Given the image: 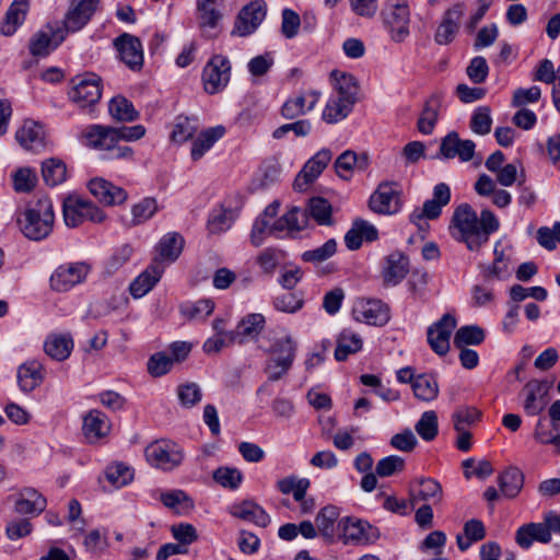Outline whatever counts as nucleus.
I'll return each mask as SVG.
<instances>
[{"mask_svg": "<svg viewBox=\"0 0 560 560\" xmlns=\"http://www.w3.org/2000/svg\"><path fill=\"white\" fill-rule=\"evenodd\" d=\"M448 229L455 241L464 243L470 252H479L500 229V221L491 210L483 209L478 215L464 202L454 209Z\"/></svg>", "mask_w": 560, "mask_h": 560, "instance_id": "nucleus-1", "label": "nucleus"}, {"mask_svg": "<svg viewBox=\"0 0 560 560\" xmlns=\"http://www.w3.org/2000/svg\"><path fill=\"white\" fill-rule=\"evenodd\" d=\"M55 213L48 198H39L34 207L25 209L23 218L18 219L20 230L32 241H42L52 231Z\"/></svg>", "mask_w": 560, "mask_h": 560, "instance_id": "nucleus-2", "label": "nucleus"}, {"mask_svg": "<svg viewBox=\"0 0 560 560\" xmlns=\"http://www.w3.org/2000/svg\"><path fill=\"white\" fill-rule=\"evenodd\" d=\"M62 215L68 228H77L86 221L102 224L107 220L103 209L78 194H70L63 199Z\"/></svg>", "mask_w": 560, "mask_h": 560, "instance_id": "nucleus-3", "label": "nucleus"}, {"mask_svg": "<svg viewBox=\"0 0 560 560\" xmlns=\"http://www.w3.org/2000/svg\"><path fill=\"white\" fill-rule=\"evenodd\" d=\"M296 348L298 342L291 335L273 341L270 347L271 357L265 368L269 381H279L289 372L295 359Z\"/></svg>", "mask_w": 560, "mask_h": 560, "instance_id": "nucleus-4", "label": "nucleus"}, {"mask_svg": "<svg viewBox=\"0 0 560 560\" xmlns=\"http://www.w3.org/2000/svg\"><path fill=\"white\" fill-rule=\"evenodd\" d=\"M117 137L118 133L115 127L91 125L84 131L86 147L100 151H109L112 158L116 159L131 158L132 149L128 145H118Z\"/></svg>", "mask_w": 560, "mask_h": 560, "instance_id": "nucleus-5", "label": "nucleus"}, {"mask_svg": "<svg viewBox=\"0 0 560 560\" xmlns=\"http://www.w3.org/2000/svg\"><path fill=\"white\" fill-rule=\"evenodd\" d=\"M382 18L384 25L395 43H402L410 34V10L406 0H387Z\"/></svg>", "mask_w": 560, "mask_h": 560, "instance_id": "nucleus-6", "label": "nucleus"}, {"mask_svg": "<svg viewBox=\"0 0 560 560\" xmlns=\"http://www.w3.org/2000/svg\"><path fill=\"white\" fill-rule=\"evenodd\" d=\"M339 538L345 545L369 546L375 544L381 533L378 528L366 520L346 516L339 521Z\"/></svg>", "mask_w": 560, "mask_h": 560, "instance_id": "nucleus-7", "label": "nucleus"}, {"mask_svg": "<svg viewBox=\"0 0 560 560\" xmlns=\"http://www.w3.org/2000/svg\"><path fill=\"white\" fill-rule=\"evenodd\" d=\"M402 188L395 180L382 182L369 198V209L380 215H395L402 208Z\"/></svg>", "mask_w": 560, "mask_h": 560, "instance_id": "nucleus-8", "label": "nucleus"}, {"mask_svg": "<svg viewBox=\"0 0 560 560\" xmlns=\"http://www.w3.org/2000/svg\"><path fill=\"white\" fill-rule=\"evenodd\" d=\"M231 78L230 60L222 55H214L205 66L202 82L205 91L215 94L222 91Z\"/></svg>", "mask_w": 560, "mask_h": 560, "instance_id": "nucleus-9", "label": "nucleus"}, {"mask_svg": "<svg viewBox=\"0 0 560 560\" xmlns=\"http://www.w3.org/2000/svg\"><path fill=\"white\" fill-rule=\"evenodd\" d=\"M70 100L80 107L96 104L102 95L101 78L94 73L78 75L72 80Z\"/></svg>", "mask_w": 560, "mask_h": 560, "instance_id": "nucleus-10", "label": "nucleus"}, {"mask_svg": "<svg viewBox=\"0 0 560 560\" xmlns=\"http://www.w3.org/2000/svg\"><path fill=\"white\" fill-rule=\"evenodd\" d=\"M550 383L547 381L532 380L525 384L521 395L523 396V409L527 416L541 413L549 404Z\"/></svg>", "mask_w": 560, "mask_h": 560, "instance_id": "nucleus-11", "label": "nucleus"}, {"mask_svg": "<svg viewBox=\"0 0 560 560\" xmlns=\"http://www.w3.org/2000/svg\"><path fill=\"white\" fill-rule=\"evenodd\" d=\"M67 33L59 25L48 23L45 28L36 32L30 40V52L34 57H46L65 39Z\"/></svg>", "mask_w": 560, "mask_h": 560, "instance_id": "nucleus-12", "label": "nucleus"}, {"mask_svg": "<svg viewBox=\"0 0 560 560\" xmlns=\"http://www.w3.org/2000/svg\"><path fill=\"white\" fill-rule=\"evenodd\" d=\"M86 188L97 202L106 207L122 205L128 198L124 188L114 185L105 177H91Z\"/></svg>", "mask_w": 560, "mask_h": 560, "instance_id": "nucleus-13", "label": "nucleus"}, {"mask_svg": "<svg viewBox=\"0 0 560 560\" xmlns=\"http://www.w3.org/2000/svg\"><path fill=\"white\" fill-rule=\"evenodd\" d=\"M492 264L482 267L481 273L487 281H503L512 275V247L503 246L501 241L494 244Z\"/></svg>", "mask_w": 560, "mask_h": 560, "instance_id": "nucleus-14", "label": "nucleus"}, {"mask_svg": "<svg viewBox=\"0 0 560 560\" xmlns=\"http://www.w3.org/2000/svg\"><path fill=\"white\" fill-rule=\"evenodd\" d=\"M89 272L83 262H69L59 266L50 276V287L55 291L66 292L81 283Z\"/></svg>", "mask_w": 560, "mask_h": 560, "instance_id": "nucleus-15", "label": "nucleus"}, {"mask_svg": "<svg viewBox=\"0 0 560 560\" xmlns=\"http://www.w3.org/2000/svg\"><path fill=\"white\" fill-rule=\"evenodd\" d=\"M352 314L355 320L373 326H384L390 318L388 306L380 300L357 301Z\"/></svg>", "mask_w": 560, "mask_h": 560, "instance_id": "nucleus-16", "label": "nucleus"}, {"mask_svg": "<svg viewBox=\"0 0 560 560\" xmlns=\"http://www.w3.org/2000/svg\"><path fill=\"white\" fill-rule=\"evenodd\" d=\"M114 46L122 61L131 71H140L143 67V47L140 39L124 33L114 40Z\"/></svg>", "mask_w": 560, "mask_h": 560, "instance_id": "nucleus-17", "label": "nucleus"}, {"mask_svg": "<svg viewBox=\"0 0 560 560\" xmlns=\"http://www.w3.org/2000/svg\"><path fill=\"white\" fill-rule=\"evenodd\" d=\"M100 0H73L62 22L66 33H74L84 27L95 13Z\"/></svg>", "mask_w": 560, "mask_h": 560, "instance_id": "nucleus-18", "label": "nucleus"}, {"mask_svg": "<svg viewBox=\"0 0 560 560\" xmlns=\"http://www.w3.org/2000/svg\"><path fill=\"white\" fill-rule=\"evenodd\" d=\"M465 11L463 3H455L444 12L434 34L436 44L448 45L455 39Z\"/></svg>", "mask_w": 560, "mask_h": 560, "instance_id": "nucleus-19", "label": "nucleus"}, {"mask_svg": "<svg viewBox=\"0 0 560 560\" xmlns=\"http://www.w3.org/2000/svg\"><path fill=\"white\" fill-rule=\"evenodd\" d=\"M19 144L27 151L40 152L46 148V131L44 125L33 119H25L15 132Z\"/></svg>", "mask_w": 560, "mask_h": 560, "instance_id": "nucleus-20", "label": "nucleus"}, {"mask_svg": "<svg viewBox=\"0 0 560 560\" xmlns=\"http://www.w3.org/2000/svg\"><path fill=\"white\" fill-rule=\"evenodd\" d=\"M266 16V4L256 0L245 5L238 13L233 33L247 36L256 31Z\"/></svg>", "mask_w": 560, "mask_h": 560, "instance_id": "nucleus-21", "label": "nucleus"}, {"mask_svg": "<svg viewBox=\"0 0 560 560\" xmlns=\"http://www.w3.org/2000/svg\"><path fill=\"white\" fill-rule=\"evenodd\" d=\"M456 327V319L451 314H445L428 329V342L432 350L444 355L450 350V338Z\"/></svg>", "mask_w": 560, "mask_h": 560, "instance_id": "nucleus-22", "label": "nucleus"}, {"mask_svg": "<svg viewBox=\"0 0 560 560\" xmlns=\"http://www.w3.org/2000/svg\"><path fill=\"white\" fill-rule=\"evenodd\" d=\"M476 143L469 139H460L452 131L441 141L440 154L445 159L458 158L462 162L471 161L475 156Z\"/></svg>", "mask_w": 560, "mask_h": 560, "instance_id": "nucleus-23", "label": "nucleus"}, {"mask_svg": "<svg viewBox=\"0 0 560 560\" xmlns=\"http://www.w3.org/2000/svg\"><path fill=\"white\" fill-rule=\"evenodd\" d=\"M165 266L158 261H152L129 285V292L135 299H140L148 294L160 281Z\"/></svg>", "mask_w": 560, "mask_h": 560, "instance_id": "nucleus-24", "label": "nucleus"}, {"mask_svg": "<svg viewBox=\"0 0 560 560\" xmlns=\"http://www.w3.org/2000/svg\"><path fill=\"white\" fill-rule=\"evenodd\" d=\"M443 499V489L440 482L433 478H418L410 489V504L416 505L420 501L439 503Z\"/></svg>", "mask_w": 560, "mask_h": 560, "instance_id": "nucleus-25", "label": "nucleus"}, {"mask_svg": "<svg viewBox=\"0 0 560 560\" xmlns=\"http://www.w3.org/2000/svg\"><path fill=\"white\" fill-rule=\"evenodd\" d=\"M370 165L371 159L369 153L346 150L336 159L334 168L337 174L368 173L370 172Z\"/></svg>", "mask_w": 560, "mask_h": 560, "instance_id": "nucleus-26", "label": "nucleus"}, {"mask_svg": "<svg viewBox=\"0 0 560 560\" xmlns=\"http://www.w3.org/2000/svg\"><path fill=\"white\" fill-rule=\"evenodd\" d=\"M320 93L307 91L289 98L281 108V114L287 119H294L311 112L319 101Z\"/></svg>", "mask_w": 560, "mask_h": 560, "instance_id": "nucleus-27", "label": "nucleus"}, {"mask_svg": "<svg viewBox=\"0 0 560 560\" xmlns=\"http://www.w3.org/2000/svg\"><path fill=\"white\" fill-rule=\"evenodd\" d=\"M172 452L173 443L160 440L148 445L144 450V455L151 466L162 470H172L174 467Z\"/></svg>", "mask_w": 560, "mask_h": 560, "instance_id": "nucleus-28", "label": "nucleus"}, {"mask_svg": "<svg viewBox=\"0 0 560 560\" xmlns=\"http://www.w3.org/2000/svg\"><path fill=\"white\" fill-rule=\"evenodd\" d=\"M307 211L299 207H293L282 217L273 221L272 229L279 232V236L282 233H285L287 235H292L304 230L307 226Z\"/></svg>", "mask_w": 560, "mask_h": 560, "instance_id": "nucleus-29", "label": "nucleus"}, {"mask_svg": "<svg viewBox=\"0 0 560 560\" xmlns=\"http://www.w3.org/2000/svg\"><path fill=\"white\" fill-rule=\"evenodd\" d=\"M515 540L523 549H528L534 541L548 544L551 540L550 528L546 521L525 524L516 530Z\"/></svg>", "mask_w": 560, "mask_h": 560, "instance_id": "nucleus-30", "label": "nucleus"}, {"mask_svg": "<svg viewBox=\"0 0 560 560\" xmlns=\"http://www.w3.org/2000/svg\"><path fill=\"white\" fill-rule=\"evenodd\" d=\"M409 271V259L400 252H394L385 258L383 279L387 285H397Z\"/></svg>", "mask_w": 560, "mask_h": 560, "instance_id": "nucleus-31", "label": "nucleus"}, {"mask_svg": "<svg viewBox=\"0 0 560 560\" xmlns=\"http://www.w3.org/2000/svg\"><path fill=\"white\" fill-rule=\"evenodd\" d=\"M18 384L23 393H31L44 381V366L36 360L27 361L18 368Z\"/></svg>", "mask_w": 560, "mask_h": 560, "instance_id": "nucleus-32", "label": "nucleus"}, {"mask_svg": "<svg viewBox=\"0 0 560 560\" xmlns=\"http://www.w3.org/2000/svg\"><path fill=\"white\" fill-rule=\"evenodd\" d=\"M47 505L46 499L34 488H24L15 500L14 510L22 515H39Z\"/></svg>", "mask_w": 560, "mask_h": 560, "instance_id": "nucleus-33", "label": "nucleus"}, {"mask_svg": "<svg viewBox=\"0 0 560 560\" xmlns=\"http://www.w3.org/2000/svg\"><path fill=\"white\" fill-rule=\"evenodd\" d=\"M30 8L28 0H14L1 23L0 32L4 36L13 35L16 30L24 23Z\"/></svg>", "mask_w": 560, "mask_h": 560, "instance_id": "nucleus-34", "label": "nucleus"}, {"mask_svg": "<svg viewBox=\"0 0 560 560\" xmlns=\"http://www.w3.org/2000/svg\"><path fill=\"white\" fill-rule=\"evenodd\" d=\"M73 339L69 334H51L44 342L45 353L56 361L68 359L73 350Z\"/></svg>", "mask_w": 560, "mask_h": 560, "instance_id": "nucleus-35", "label": "nucleus"}, {"mask_svg": "<svg viewBox=\"0 0 560 560\" xmlns=\"http://www.w3.org/2000/svg\"><path fill=\"white\" fill-rule=\"evenodd\" d=\"M224 0H197V13L201 27L215 28L221 21Z\"/></svg>", "mask_w": 560, "mask_h": 560, "instance_id": "nucleus-36", "label": "nucleus"}, {"mask_svg": "<svg viewBox=\"0 0 560 560\" xmlns=\"http://www.w3.org/2000/svg\"><path fill=\"white\" fill-rule=\"evenodd\" d=\"M109 431L107 417L100 410H91L83 419V432L90 442H96Z\"/></svg>", "mask_w": 560, "mask_h": 560, "instance_id": "nucleus-37", "label": "nucleus"}, {"mask_svg": "<svg viewBox=\"0 0 560 560\" xmlns=\"http://www.w3.org/2000/svg\"><path fill=\"white\" fill-rule=\"evenodd\" d=\"M232 514L235 517L254 523L260 527H266L270 523V517L267 512L253 501H244L233 505Z\"/></svg>", "mask_w": 560, "mask_h": 560, "instance_id": "nucleus-38", "label": "nucleus"}, {"mask_svg": "<svg viewBox=\"0 0 560 560\" xmlns=\"http://www.w3.org/2000/svg\"><path fill=\"white\" fill-rule=\"evenodd\" d=\"M235 220L236 217L231 212L229 208L225 209L218 205L210 211L208 215L206 226L207 232L210 235H219L225 233L232 228Z\"/></svg>", "mask_w": 560, "mask_h": 560, "instance_id": "nucleus-39", "label": "nucleus"}, {"mask_svg": "<svg viewBox=\"0 0 560 560\" xmlns=\"http://www.w3.org/2000/svg\"><path fill=\"white\" fill-rule=\"evenodd\" d=\"M500 492L508 499L517 497L524 485V475L517 467H509L498 477Z\"/></svg>", "mask_w": 560, "mask_h": 560, "instance_id": "nucleus-40", "label": "nucleus"}, {"mask_svg": "<svg viewBox=\"0 0 560 560\" xmlns=\"http://www.w3.org/2000/svg\"><path fill=\"white\" fill-rule=\"evenodd\" d=\"M353 105L349 100L334 94L327 101L322 117L327 124L339 122L351 113Z\"/></svg>", "mask_w": 560, "mask_h": 560, "instance_id": "nucleus-41", "label": "nucleus"}, {"mask_svg": "<svg viewBox=\"0 0 560 560\" xmlns=\"http://www.w3.org/2000/svg\"><path fill=\"white\" fill-rule=\"evenodd\" d=\"M363 340L360 335L352 330H342L337 338V346L335 349V359L337 361H345L350 354L357 353L362 349Z\"/></svg>", "mask_w": 560, "mask_h": 560, "instance_id": "nucleus-42", "label": "nucleus"}, {"mask_svg": "<svg viewBox=\"0 0 560 560\" xmlns=\"http://www.w3.org/2000/svg\"><path fill=\"white\" fill-rule=\"evenodd\" d=\"M475 190L480 196H491L492 202L500 208L511 203V195L504 189H497V182L493 177H479L475 184Z\"/></svg>", "mask_w": 560, "mask_h": 560, "instance_id": "nucleus-43", "label": "nucleus"}, {"mask_svg": "<svg viewBox=\"0 0 560 560\" xmlns=\"http://www.w3.org/2000/svg\"><path fill=\"white\" fill-rule=\"evenodd\" d=\"M340 515L339 509L335 505H326L319 510L315 517L316 527L322 537L328 541H334L335 523Z\"/></svg>", "mask_w": 560, "mask_h": 560, "instance_id": "nucleus-44", "label": "nucleus"}, {"mask_svg": "<svg viewBox=\"0 0 560 560\" xmlns=\"http://www.w3.org/2000/svg\"><path fill=\"white\" fill-rule=\"evenodd\" d=\"M225 133V128L221 125L214 126L202 131L194 141L191 147V158L200 159L212 145Z\"/></svg>", "mask_w": 560, "mask_h": 560, "instance_id": "nucleus-45", "label": "nucleus"}, {"mask_svg": "<svg viewBox=\"0 0 560 560\" xmlns=\"http://www.w3.org/2000/svg\"><path fill=\"white\" fill-rule=\"evenodd\" d=\"M331 78L335 81V95L347 98L355 104L359 91L357 79L350 73L337 70L331 72Z\"/></svg>", "mask_w": 560, "mask_h": 560, "instance_id": "nucleus-46", "label": "nucleus"}, {"mask_svg": "<svg viewBox=\"0 0 560 560\" xmlns=\"http://www.w3.org/2000/svg\"><path fill=\"white\" fill-rule=\"evenodd\" d=\"M108 112L113 119L130 122L138 118L139 113L133 104L121 95L114 96L108 104Z\"/></svg>", "mask_w": 560, "mask_h": 560, "instance_id": "nucleus-47", "label": "nucleus"}, {"mask_svg": "<svg viewBox=\"0 0 560 560\" xmlns=\"http://www.w3.org/2000/svg\"><path fill=\"white\" fill-rule=\"evenodd\" d=\"M265 326V317L261 314L253 313L244 317L237 325L235 334H237V343L244 342L246 338L257 337Z\"/></svg>", "mask_w": 560, "mask_h": 560, "instance_id": "nucleus-48", "label": "nucleus"}, {"mask_svg": "<svg viewBox=\"0 0 560 560\" xmlns=\"http://www.w3.org/2000/svg\"><path fill=\"white\" fill-rule=\"evenodd\" d=\"M412 390L416 398L423 401H432L439 395V385L434 376L421 374L415 378Z\"/></svg>", "mask_w": 560, "mask_h": 560, "instance_id": "nucleus-49", "label": "nucleus"}, {"mask_svg": "<svg viewBox=\"0 0 560 560\" xmlns=\"http://www.w3.org/2000/svg\"><path fill=\"white\" fill-rule=\"evenodd\" d=\"M305 210L308 218H313L317 224L326 226L334 224L332 208L328 200L320 197L312 198Z\"/></svg>", "mask_w": 560, "mask_h": 560, "instance_id": "nucleus-50", "label": "nucleus"}, {"mask_svg": "<svg viewBox=\"0 0 560 560\" xmlns=\"http://www.w3.org/2000/svg\"><path fill=\"white\" fill-rule=\"evenodd\" d=\"M440 101L436 97L429 100L418 119V129L423 135H431L438 121Z\"/></svg>", "mask_w": 560, "mask_h": 560, "instance_id": "nucleus-51", "label": "nucleus"}, {"mask_svg": "<svg viewBox=\"0 0 560 560\" xmlns=\"http://www.w3.org/2000/svg\"><path fill=\"white\" fill-rule=\"evenodd\" d=\"M337 247L338 244L336 240L329 238L322 246L302 253L301 259L304 262H310L316 266L331 258L336 254Z\"/></svg>", "mask_w": 560, "mask_h": 560, "instance_id": "nucleus-52", "label": "nucleus"}, {"mask_svg": "<svg viewBox=\"0 0 560 560\" xmlns=\"http://www.w3.org/2000/svg\"><path fill=\"white\" fill-rule=\"evenodd\" d=\"M481 411L471 406H460L452 415V422L455 431L468 430L478 422Z\"/></svg>", "mask_w": 560, "mask_h": 560, "instance_id": "nucleus-53", "label": "nucleus"}, {"mask_svg": "<svg viewBox=\"0 0 560 560\" xmlns=\"http://www.w3.org/2000/svg\"><path fill=\"white\" fill-rule=\"evenodd\" d=\"M310 480L307 478H298L289 476L277 481L278 490L283 494L292 493L294 500H302L310 488Z\"/></svg>", "mask_w": 560, "mask_h": 560, "instance_id": "nucleus-54", "label": "nucleus"}, {"mask_svg": "<svg viewBox=\"0 0 560 560\" xmlns=\"http://www.w3.org/2000/svg\"><path fill=\"white\" fill-rule=\"evenodd\" d=\"M416 432L427 442L434 440L439 432V422L436 412L433 410L424 411L415 425Z\"/></svg>", "mask_w": 560, "mask_h": 560, "instance_id": "nucleus-55", "label": "nucleus"}, {"mask_svg": "<svg viewBox=\"0 0 560 560\" xmlns=\"http://www.w3.org/2000/svg\"><path fill=\"white\" fill-rule=\"evenodd\" d=\"M442 206L436 201L429 199L424 201L421 208H416L409 215L411 223L422 228L425 224V220H435L442 213Z\"/></svg>", "mask_w": 560, "mask_h": 560, "instance_id": "nucleus-56", "label": "nucleus"}, {"mask_svg": "<svg viewBox=\"0 0 560 560\" xmlns=\"http://www.w3.org/2000/svg\"><path fill=\"white\" fill-rule=\"evenodd\" d=\"M492 126L491 109L488 106L477 107L470 117L469 127L471 131L479 136H486L490 132Z\"/></svg>", "mask_w": 560, "mask_h": 560, "instance_id": "nucleus-57", "label": "nucleus"}, {"mask_svg": "<svg viewBox=\"0 0 560 560\" xmlns=\"http://www.w3.org/2000/svg\"><path fill=\"white\" fill-rule=\"evenodd\" d=\"M331 156L329 149L319 150L304 164L298 175H320L330 163Z\"/></svg>", "mask_w": 560, "mask_h": 560, "instance_id": "nucleus-58", "label": "nucleus"}, {"mask_svg": "<svg viewBox=\"0 0 560 560\" xmlns=\"http://www.w3.org/2000/svg\"><path fill=\"white\" fill-rule=\"evenodd\" d=\"M485 339V331L475 325L460 327L454 336V345L463 348L468 345H480Z\"/></svg>", "mask_w": 560, "mask_h": 560, "instance_id": "nucleus-59", "label": "nucleus"}, {"mask_svg": "<svg viewBox=\"0 0 560 560\" xmlns=\"http://www.w3.org/2000/svg\"><path fill=\"white\" fill-rule=\"evenodd\" d=\"M158 210L156 201L153 198H144L131 208V225H140L151 219Z\"/></svg>", "mask_w": 560, "mask_h": 560, "instance_id": "nucleus-60", "label": "nucleus"}, {"mask_svg": "<svg viewBox=\"0 0 560 560\" xmlns=\"http://www.w3.org/2000/svg\"><path fill=\"white\" fill-rule=\"evenodd\" d=\"M199 538L198 532L189 523L177 524V556L189 553V545L197 541Z\"/></svg>", "mask_w": 560, "mask_h": 560, "instance_id": "nucleus-61", "label": "nucleus"}, {"mask_svg": "<svg viewBox=\"0 0 560 560\" xmlns=\"http://www.w3.org/2000/svg\"><path fill=\"white\" fill-rule=\"evenodd\" d=\"M201 387L194 382L183 384L177 389V397L185 408H191L198 405L202 399Z\"/></svg>", "mask_w": 560, "mask_h": 560, "instance_id": "nucleus-62", "label": "nucleus"}, {"mask_svg": "<svg viewBox=\"0 0 560 560\" xmlns=\"http://www.w3.org/2000/svg\"><path fill=\"white\" fill-rule=\"evenodd\" d=\"M214 308L213 302L210 300H200L192 304H183L180 313L188 319H205Z\"/></svg>", "mask_w": 560, "mask_h": 560, "instance_id": "nucleus-63", "label": "nucleus"}, {"mask_svg": "<svg viewBox=\"0 0 560 560\" xmlns=\"http://www.w3.org/2000/svg\"><path fill=\"white\" fill-rule=\"evenodd\" d=\"M284 254L280 249L276 248H266L257 256V264L264 273L271 276Z\"/></svg>", "mask_w": 560, "mask_h": 560, "instance_id": "nucleus-64", "label": "nucleus"}]
</instances>
